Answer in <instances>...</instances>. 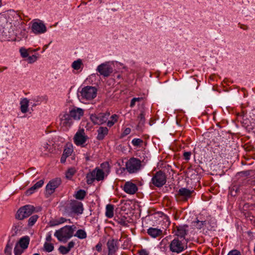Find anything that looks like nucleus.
<instances>
[{
    "label": "nucleus",
    "instance_id": "obj_1",
    "mask_svg": "<svg viewBox=\"0 0 255 255\" xmlns=\"http://www.w3.org/2000/svg\"><path fill=\"white\" fill-rule=\"evenodd\" d=\"M76 227L73 226H65L59 230H56L54 236L60 242H66L73 235Z\"/></svg>",
    "mask_w": 255,
    "mask_h": 255
},
{
    "label": "nucleus",
    "instance_id": "obj_2",
    "mask_svg": "<svg viewBox=\"0 0 255 255\" xmlns=\"http://www.w3.org/2000/svg\"><path fill=\"white\" fill-rule=\"evenodd\" d=\"M80 94L81 100H92L96 97L97 89L95 87L87 86L81 89Z\"/></svg>",
    "mask_w": 255,
    "mask_h": 255
},
{
    "label": "nucleus",
    "instance_id": "obj_3",
    "mask_svg": "<svg viewBox=\"0 0 255 255\" xmlns=\"http://www.w3.org/2000/svg\"><path fill=\"white\" fill-rule=\"evenodd\" d=\"M141 161L135 157H131L127 161L126 164V169L129 173H135L141 168Z\"/></svg>",
    "mask_w": 255,
    "mask_h": 255
},
{
    "label": "nucleus",
    "instance_id": "obj_4",
    "mask_svg": "<svg viewBox=\"0 0 255 255\" xmlns=\"http://www.w3.org/2000/svg\"><path fill=\"white\" fill-rule=\"evenodd\" d=\"M105 174L106 173L104 171L97 167L87 174V182L90 184H92L95 180L98 181L103 180L104 179Z\"/></svg>",
    "mask_w": 255,
    "mask_h": 255
},
{
    "label": "nucleus",
    "instance_id": "obj_5",
    "mask_svg": "<svg viewBox=\"0 0 255 255\" xmlns=\"http://www.w3.org/2000/svg\"><path fill=\"white\" fill-rule=\"evenodd\" d=\"M35 210V207L31 205H26L20 207L15 215L17 219L21 220L31 215Z\"/></svg>",
    "mask_w": 255,
    "mask_h": 255
},
{
    "label": "nucleus",
    "instance_id": "obj_6",
    "mask_svg": "<svg viewBox=\"0 0 255 255\" xmlns=\"http://www.w3.org/2000/svg\"><path fill=\"white\" fill-rule=\"evenodd\" d=\"M151 181L152 184L157 187H161L166 182V175L161 171H157L153 176Z\"/></svg>",
    "mask_w": 255,
    "mask_h": 255
},
{
    "label": "nucleus",
    "instance_id": "obj_7",
    "mask_svg": "<svg viewBox=\"0 0 255 255\" xmlns=\"http://www.w3.org/2000/svg\"><path fill=\"white\" fill-rule=\"evenodd\" d=\"M89 139L88 136L86 134L84 129H79L75 133L73 140L75 144L82 147L85 146V143Z\"/></svg>",
    "mask_w": 255,
    "mask_h": 255
},
{
    "label": "nucleus",
    "instance_id": "obj_8",
    "mask_svg": "<svg viewBox=\"0 0 255 255\" xmlns=\"http://www.w3.org/2000/svg\"><path fill=\"white\" fill-rule=\"evenodd\" d=\"M110 115V112H108L98 114H91L90 115V119L94 124L101 125L107 121Z\"/></svg>",
    "mask_w": 255,
    "mask_h": 255
},
{
    "label": "nucleus",
    "instance_id": "obj_9",
    "mask_svg": "<svg viewBox=\"0 0 255 255\" xmlns=\"http://www.w3.org/2000/svg\"><path fill=\"white\" fill-rule=\"evenodd\" d=\"M61 183V180L60 178H56L50 180L46 186L45 196L46 197H49L55 191Z\"/></svg>",
    "mask_w": 255,
    "mask_h": 255
},
{
    "label": "nucleus",
    "instance_id": "obj_10",
    "mask_svg": "<svg viewBox=\"0 0 255 255\" xmlns=\"http://www.w3.org/2000/svg\"><path fill=\"white\" fill-rule=\"evenodd\" d=\"M173 229L175 235L181 239L183 238V240L185 239V236L190 231V228L187 224H179L176 226L174 225Z\"/></svg>",
    "mask_w": 255,
    "mask_h": 255
},
{
    "label": "nucleus",
    "instance_id": "obj_11",
    "mask_svg": "<svg viewBox=\"0 0 255 255\" xmlns=\"http://www.w3.org/2000/svg\"><path fill=\"white\" fill-rule=\"evenodd\" d=\"M97 71L100 75L104 77H108L113 72V68L109 63L106 62L99 65Z\"/></svg>",
    "mask_w": 255,
    "mask_h": 255
},
{
    "label": "nucleus",
    "instance_id": "obj_12",
    "mask_svg": "<svg viewBox=\"0 0 255 255\" xmlns=\"http://www.w3.org/2000/svg\"><path fill=\"white\" fill-rule=\"evenodd\" d=\"M170 249L172 252L179 253L184 250V247L182 241H180L178 238H176L171 242Z\"/></svg>",
    "mask_w": 255,
    "mask_h": 255
},
{
    "label": "nucleus",
    "instance_id": "obj_13",
    "mask_svg": "<svg viewBox=\"0 0 255 255\" xmlns=\"http://www.w3.org/2000/svg\"><path fill=\"white\" fill-rule=\"evenodd\" d=\"M31 29L32 32L36 34L44 33L47 30L45 24L41 21L33 22Z\"/></svg>",
    "mask_w": 255,
    "mask_h": 255
},
{
    "label": "nucleus",
    "instance_id": "obj_14",
    "mask_svg": "<svg viewBox=\"0 0 255 255\" xmlns=\"http://www.w3.org/2000/svg\"><path fill=\"white\" fill-rule=\"evenodd\" d=\"M60 125L66 128L70 127L73 124V118L71 115L64 113L60 115Z\"/></svg>",
    "mask_w": 255,
    "mask_h": 255
},
{
    "label": "nucleus",
    "instance_id": "obj_15",
    "mask_svg": "<svg viewBox=\"0 0 255 255\" xmlns=\"http://www.w3.org/2000/svg\"><path fill=\"white\" fill-rule=\"evenodd\" d=\"M107 246L109 255H114L118 250V241L115 239H110L108 241Z\"/></svg>",
    "mask_w": 255,
    "mask_h": 255
},
{
    "label": "nucleus",
    "instance_id": "obj_16",
    "mask_svg": "<svg viewBox=\"0 0 255 255\" xmlns=\"http://www.w3.org/2000/svg\"><path fill=\"white\" fill-rule=\"evenodd\" d=\"M138 188L136 185L131 182H126L124 186V190L128 194L132 195L136 193Z\"/></svg>",
    "mask_w": 255,
    "mask_h": 255
},
{
    "label": "nucleus",
    "instance_id": "obj_17",
    "mask_svg": "<svg viewBox=\"0 0 255 255\" xmlns=\"http://www.w3.org/2000/svg\"><path fill=\"white\" fill-rule=\"evenodd\" d=\"M70 208L71 212L77 214H81L83 210L82 203L77 201L71 202Z\"/></svg>",
    "mask_w": 255,
    "mask_h": 255
},
{
    "label": "nucleus",
    "instance_id": "obj_18",
    "mask_svg": "<svg viewBox=\"0 0 255 255\" xmlns=\"http://www.w3.org/2000/svg\"><path fill=\"white\" fill-rule=\"evenodd\" d=\"M193 192V190H190L186 188H181L178 191V195L182 197L183 201H186L191 197Z\"/></svg>",
    "mask_w": 255,
    "mask_h": 255
},
{
    "label": "nucleus",
    "instance_id": "obj_19",
    "mask_svg": "<svg viewBox=\"0 0 255 255\" xmlns=\"http://www.w3.org/2000/svg\"><path fill=\"white\" fill-rule=\"evenodd\" d=\"M70 114L74 120H79L84 114V111L83 109L74 107L70 111Z\"/></svg>",
    "mask_w": 255,
    "mask_h": 255
},
{
    "label": "nucleus",
    "instance_id": "obj_20",
    "mask_svg": "<svg viewBox=\"0 0 255 255\" xmlns=\"http://www.w3.org/2000/svg\"><path fill=\"white\" fill-rule=\"evenodd\" d=\"M109 129L107 127H100L97 129L98 135L97 139L99 140H102L108 134Z\"/></svg>",
    "mask_w": 255,
    "mask_h": 255
},
{
    "label": "nucleus",
    "instance_id": "obj_21",
    "mask_svg": "<svg viewBox=\"0 0 255 255\" xmlns=\"http://www.w3.org/2000/svg\"><path fill=\"white\" fill-rule=\"evenodd\" d=\"M30 239L28 236H24L21 238L16 244V246H18L21 247L23 249H26L28 248L29 244Z\"/></svg>",
    "mask_w": 255,
    "mask_h": 255
},
{
    "label": "nucleus",
    "instance_id": "obj_22",
    "mask_svg": "<svg viewBox=\"0 0 255 255\" xmlns=\"http://www.w3.org/2000/svg\"><path fill=\"white\" fill-rule=\"evenodd\" d=\"M44 181L43 180H40L37 182L33 186L27 190L26 192V194L28 196L31 195L34 193L35 190L40 188L43 185Z\"/></svg>",
    "mask_w": 255,
    "mask_h": 255
},
{
    "label": "nucleus",
    "instance_id": "obj_23",
    "mask_svg": "<svg viewBox=\"0 0 255 255\" xmlns=\"http://www.w3.org/2000/svg\"><path fill=\"white\" fill-rule=\"evenodd\" d=\"M148 234L153 238H156L162 234V231L155 228H150L147 230Z\"/></svg>",
    "mask_w": 255,
    "mask_h": 255
},
{
    "label": "nucleus",
    "instance_id": "obj_24",
    "mask_svg": "<svg viewBox=\"0 0 255 255\" xmlns=\"http://www.w3.org/2000/svg\"><path fill=\"white\" fill-rule=\"evenodd\" d=\"M20 110L22 113H26L28 111V107L29 105V100L25 98L20 101Z\"/></svg>",
    "mask_w": 255,
    "mask_h": 255
},
{
    "label": "nucleus",
    "instance_id": "obj_25",
    "mask_svg": "<svg viewBox=\"0 0 255 255\" xmlns=\"http://www.w3.org/2000/svg\"><path fill=\"white\" fill-rule=\"evenodd\" d=\"M114 206L112 204H108L106 207V216L108 218H112L114 216Z\"/></svg>",
    "mask_w": 255,
    "mask_h": 255
},
{
    "label": "nucleus",
    "instance_id": "obj_26",
    "mask_svg": "<svg viewBox=\"0 0 255 255\" xmlns=\"http://www.w3.org/2000/svg\"><path fill=\"white\" fill-rule=\"evenodd\" d=\"M100 169L104 171L106 174H108L110 171V167L109 163L107 162L102 163L100 165Z\"/></svg>",
    "mask_w": 255,
    "mask_h": 255
},
{
    "label": "nucleus",
    "instance_id": "obj_27",
    "mask_svg": "<svg viewBox=\"0 0 255 255\" xmlns=\"http://www.w3.org/2000/svg\"><path fill=\"white\" fill-rule=\"evenodd\" d=\"M76 170L74 167L69 168L65 173L66 177L67 179H71L73 176L76 173Z\"/></svg>",
    "mask_w": 255,
    "mask_h": 255
},
{
    "label": "nucleus",
    "instance_id": "obj_28",
    "mask_svg": "<svg viewBox=\"0 0 255 255\" xmlns=\"http://www.w3.org/2000/svg\"><path fill=\"white\" fill-rule=\"evenodd\" d=\"M82 65V61L80 59H78V60L74 61L72 64V67L75 70H79L81 68Z\"/></svg>",
    "mask_w": 255,
    "mask_h": 255
},
{
    "label": "nucleus",
    "instance_id": "obj_29",
    "mask_svg": "<svg viewBox=\"0 0 255 255\" xmlns=\"http://www.w3.org/2000/svg\"><path fill=\"white\" fill-rule=\"evenodd\" d=\"M86 196V192L84 190L78 191L75 195V197L79 200H83Z\"/></svg>",
    "mask_w": 255,
    "mask_h": 255
},
{
    "label": "nucleus",
    "instance_id": "obj_30",
    "mask_svg": "<svg viewBox=\"0 0 255 255\" xmlns=\"http://www.w3.org/2000/svg\"><path fill=\"white\" fill-rule=\"evenodd\" d=\"M118 117L117 115L114 114L111 117V120L107 122V126L109 127H112L116 122H117Z\"/></svg>",
    "mask_w": 255,
    "mask_h": 255
},
{
    "label": "nucleus",
    "instance_id": "obj_31",
    "mask_svg": "<svg viewBox=\"0 0 255 255\" xmlns=\"http://www.w3.org/2000/svg\"><path fill=\"white\" fill-rule=\"evenodd\" d=\"M54 250V245L53 244L45 242L44 244V250L47 252H51Z\"/></svg>",
    "mask_w": 255,
    "mask_h": 255
},
{
    "label": "nucleus",
    "instance_id": "obj_32",
    "mask_svg": "<svg viewBox=\"0 0 255 255\" xmlns=\"http://www.w3.org/2000/svg\"><path fill=\"white\" fill-rule=\"evenodd\" d=\"M145 115L144 112L142 111L140 115L138 116L139 126H142L144 125L145 121Z\"/></svg>",
    "mask_w": 255,
    "mask_h": 255
},
{
    "label": "nucleus",
    "instance_id": "obj_33",
    "mask_svg": "<svg viewBox=\"0 0 255 255\" xmlns=\"http://www.w3.org/2000/svg\"><path fill=\"white\" fill-rule=\"evenodd\" d=\"M75 236H77L79 239H84L87 237V234L85 231L78 230L75 234Z\"/></svg>",
    "mask_w": 255,
    "mask_h": 255
},
{
    "label": "nucleus",
    "instance_id": "obj_34",
    "mask_svg": "<svg viewBox=\"0 0 255 255\" xmlns=\"http://www.w3.org/2000/svg\"><path fill=\"white\" fill-rule=\"evenodd\" d=\"M12 244H10V240L8 241L4 250V253L6 255H11Z\"/></svg>",
    "mask_w": 255,
    "mask_h": 255
},
{
    "label": "nucleus",
    "instance_id": "obj_35",
    "mask_svg": "<svg viewBox=\"0 0 255 255\" xmlns=\"http://www.w3.org/2000/svg\"><path fill=\"white\" fill-rule=\"evenodd\" d=\"M25 249H23L21 247H20L18 246H16L14 249V253L15 255H21Z\"/></svg>",
    "mask_w": 255,
    "mask_h": 255
},
{
    "label": "nucleus",
    "instance_id": "obj_36",
    "mask_svg": "<svg viewBox=\"0 0 255 255\" xmlns=\"http://www.w3.org/2000/svg\"><path fill=\"white\" fill-rule=\"evenodd\" d=\"M58 250L62 255H66L70 252L67 247L63 246H60Z\"/></svg>",
    "mask_w": 255,
    "mask_h": 255
},
{
    "label": "nucleus",
    "instance_id": "obj_37",
    "mask_svg": "<svg viewBox=\"0 0 255 255\" xmlns=\"http://www.w3.org/2000/svg\"><path fill=\"white\" fill-rule=\"evenodd\" d=\"M143 140L140 138H134L132 140L131 143L134 146H139L142 143Z\"/></svg>",
    "mask_w": 255,
    "mask_h": 255
},
{
    "label": "nucleus",
    "instance_id": "obj_38",
    "mask_svg": "<svg viewBox=\"0 0 255 255\" xmlns=\"http://www.w3.org/2000/svg\"><path fill=\"white\" fill-rule=\"evenodd\" d=\"M19 52L20 53L21 56L23 58H26L28 56V53L26 49L22 47L20 49Z\"/></svg>",
    "mask_w": 255,
    "mask_h": 255
},
{
    "label": "nucleus",
    "instance_id": "obj_39",
    "mask_svg": "<svg viewBox=\"0 0 255 255\" xmlns=\"http://www.w3.org/2000/svg\"><path fill=\"white\" fill-rule=\"evenodd\" d=\"M142 99V98H133L131 99L130 103V107L131 108H133L135 105V103L136 102H139Z\"/></svg>",
    "mask_w": 255,
    "mask_h": 255
},
{
    "label": "nucleus",
    "instance_id": "obj_40",
    "mask_svg": "<svg viewBox=\"0 0 255 255\" xmlns=\"http://www.w3.org/2000/svg\"><path fill=\"white\" fill-rule=\"evenodd\" d=\"M38 218V216L37 215H34L30 217L28 220V223H35Z\"/></svg>",
    "mask_w": 255,
    "mask_h": 255
},
{
    "label": "nucleus",
    "instance_id": "obj_41",
    "mask_svg": "<svg viewBox=\"0 0 255 255\" xmlns=\"http://www.w3.org/2000/svg\"><path fill=\"white\" fill-rule=\"evenodd\" d=\"M37 59V56L35 55L28 56V61L29 63H32L35 62Z\"/></svg>",
    "mask_w": 255,
    "mask_h": 255
},
{
    "label": "nucleus",
    "instance_id": "obj_42",
    "mask_svg": "<svg viewBox=\"0 0 255 255\" xmlns=\"http://www.w3.org/2000/svg\"><path fill=\"white\" fill-rule=\"evenodd\" d=\"M49 144L47 143H45L40 147V150L42 152H45L48 150Z\"/></svg>",
    "mask_w": 255,
    "mask_h": 255
},
{
    "label": "nucleus",
    "instance_id": "obj_43",
    "mask_svg": "<svg viewBox=\"0 0 255 255\" xmlns=\"http://www.w3.org/2000/svg\"><path fill=\"white\" fill-rule=\"evenodd\" d=\"M131 129L129 128H127L124 129L123 133H122V136L124 137L128 134H129L130 132Z\"/></svg>",
    "mask_w": 255,
    "mask_h": 255
},
{
    "label": "nucleus",
    "instance_id": "obj_44",
    "mask_svg": "<svg viewBox=\"0 0 255 255\" xmlns=\"http://www.w3.org/2000/svg\"><path fill=\"white\" fill-rule=\"evenodd\" d=\"M191 155V152H184L183 153V157L185 160H188L190 158Z\"/></svg>",
    "mask_w": 255,
    "mask_h": 255
},
{
    "label": "nucleus",
    "instance_id": "obj_45",
    "mask_svg": "<svg viewBox=\"0 0 255 255\" xmlns=\"http://www.w3.org/2000/svg\"><path fill=\"white\" fill-rule=\"evenodd\" d=\"M228 255H241V254L239 251L237 250H234L230 251L228 253Z\"/></svg>",
    "mask_w": 255,
    "mask_h": 255
},
{
    "label": "nucleus",
    "instance_id": "obj_46",
    "mask_svg": "<svg viewBox=\"0 0 255 255\" xmlns=\"http://www.w3.org/2000/svg\"><path fill=\"white\" fill-rule=\"evenodd\" d=\"M71 153V149L70 148L65 149L64 150L63 154L65 156H66L67 157L69 156Z\"/></svg>",
    "mask_w": 255,
    "mask_h": 255
},
{
    "label": "nucleus",
    "instance_id": "obj_47",
    "mask_svg": "<svg viewBox=\"0 0 255 255\" xmlns=\"http://www.w3.org/2000/svg\"><path fill=\"white\" fill-rule=\"evenodd\" d=\"M102 243L101 242H99L95 247L96 250L98 252H100L102 251Z\"/></svg>",
    "mask_w": 255,
    "mask_h": 255
},
{
    "label": "nucleus",
    "instance_id": "obj_48",
    "mask_svg": "<svg viewBox=\"0 0 255 255\" xmlns=\"http://www.w3.org/2000/svg\"><path fill=\"white\" fill-rule=\"evenodd\" d=\"M75 244V242L73 241H71L68 243L67 248L69 251H70L71 249L74 247Z\"/></svg>",
    "mask_w": 255,
    "mask_h": 255
},
{
    "label": "nucleus",
    "instance_id": "obj_49",
    "mask_svg": "<svg viewBox=\"0 0 255 255\" xmlns=\"http://www.w3.org/2000/svg\"><path fill=\"white\" fill-rule=\"evenodd\" d=\"M139 254L140 255H148V253L145 250H141L139 252Z\"/></svg>",
    "mask_w": 255,
    "mask_h": 255
},
{
    "label": "nucleus",
    "instance_id": "obj_50",
    "mask_svg": "<svg viewBox=\"0 0 255 255\" xmlns=\"http://www.w3.org/2000/svg\"><path fill=\"white\" fill-rule=\"evenodd\" d=\"M31 100L33 101V102L39 103L40 102V98L38 96H36L33 97Z\"/></svg>",
    "mask_w": 255,
    "mask_h": 255
},
{
    "label": "nucleus",
    "instance_id": "obj_51",
    "mask_svg": "<svg viewBox=\"0 0 255 255\" xmlns=\"http://www.w3.org/2000/svg\"><path fill=\"white\" fill-rule=\"evenodd\" d=\"M46 242H50L52 240V237H51V234H48L47 237H46Z\"/></svg>",
    "mask_w": 255,
    "mask_h": 255
},
{
    "label": "nucleus",
    "instance_id": "obj_52",
    "mask_svg": "<svg viewBox=\"0 0 255 255\" xmlns=\"http://www.w3.org/2000/svg\"><path fill=\"white\" fill-rule=\"evenodd\" d=\"M66 158H67L66 156H65L63 154H62V155L61 157V159H60L61 162L64 163L66 161Z\"/></svg>",
    "mask_w": 255,
    "mask_h": 255
},
{
    "label": "nucleus",
    "instance_id": "obj_53",
    "mask_svg": "<svg viewBox=\"0 0 255 255\" xmlns=\"http://www.w3.org/2000/svg\"><path fill=\"white\" fill-rule=\"evenodd\" d=\"M239 26H240V27L242 29H243L244 30H247L248 29V27L247 25H244V24H240L239 23Z\"/></svg>",
    "mask_w": 255,
    "mask_h": 255
},
{
    "label": "nucleus",
    "instance_id": "obj_54",
    "mask_svg": "<svg viewBox=\"0 0 255 255\" xmlns=\"http://www.w3.org/2000/svg\"><path fill=\"white\" fill-rule=\"evenodd\" d=\"M197 225V228L201 229L202 228L204 225H206L207 224H196Z\"/></svg>",
    "mask_w": 255,
    "mask_h": 255
},
{
    "label": "nucleus",
    "instance_id": "obj_55",
    "mask_svg": "<svg viewBox=\"0 0 255 255\" xmlns=\"http://www.w3.org/2000/svg\"><path fill=\"white\" fill-rule=\"evenodd\" d=\"M7 68L6 67H0V72H3L4 70L7 69Z\"/></svg>",
    "mask_w": 255,
    "mask_h": 255
},
{
    "label": "nucleus",
    "instance_id": "obj_56",
    "mask_svg": "<svg viewBox=\"0 0 255 255\" xmlns=\"http://www.w3.org/2000/svg\"><path fill=\"white\" fill-rule=\"evenodd\" d=\"M118 223H120V224H122V223H126V221L125 220H123V219H121L120 221H118Z\"/></svg>",
    "mask_w": 255,
    "mask_h": 255
},
{
    "label": "nucleus",
    "instance_id": "obj_57",
    "mask_svg": "<svg viewBox=\"0 0 255 255\" xmlns=\"http://www.w3.org/2000/svg\"><path fill=\"white\" fill-rule=\"evenodd\" d=\"M66 220H64V219L62 218L61 219V221L59 223H64V222H66Z\"/></svg>",
    "mask_w": 255,
    "mask_h": 255
},
{
    "label": "nucleus",
    "instance_id": "obj_58",
    "mask_svg": "<svg viewBox=\"0 0 255 255\" xmlns=\"http://www.w3.org/2000/svg\"><path fill=\"white\" fill-rule=\"evenodd\" d=\"M47 47H48V45H45L44 46V47H43V51H44L47 48Z\"/></svg>",
    "mask_w": 255,
    "mask_h": 255
},
{
    "label": "nucleus",
    "instance_id": "obj_59",
    "mask_svg": "<svg viewBox=\"0 0 255 255\" xmlns=\"http://www.w3.org/2000/svg\"><path fill=\"white\" fill-rule=\"evenodd\" d=\"M86 160H87V161L89 160H90V157H89V156H87L86 157Z\"/></svg>",
    "mask_w": 255,
    "mask_h": 255
},
{
    "label": "nucleus",
    "instance_id": "obj_60",
    "mask_svg": "<svg viewBox=\"0 0 255 255\" xmlns=\"http://www.w3.org/2000/svg\"><path fill=\"white\" fill-rule=\"evenodd\" d=\"M164 219H165L166 220V222L168 221V218L166 216H164Z\"/></svg>",
    "mask_w": 255,
    "mask_h": 255
},
{
    "label": "nucleus",
    "instance_id": "obj_61",
    "mask_svg": "<svg viewBox=\"0 0 255 255\" xmlns=\"http://www.w3.org/2000/svg\"><path fill=\"white\" fill-rule=\"evenodd\" d=\"M39 50V48H37V49H35L33 50V51L35 52V51H37Z\"/></svg>",
    "mask_w": 255,
    "mask_h": 255
},
{
    "label": "nucleus",
    "instance_id": "obj_62",
    "mask_svg": "<svg viewBox=\"0 0 255 255\" xmlns=\"http://www.w3.org/2000/svg\"><path fill=\"white\" fill-rule=\"evenodd\" d=\"M39 255V254L35 253V254H34V255Z\"/></svg>",
    "mask_w": 255,
    "mask_h": 255
},
{
    "label": "nucleus",
    "instance_id": "obj_63",
    "mask_svg": "<svg viewBox=\"0 0 255 255\" xmlns=\"http://www.w3.org/2000/svg\"><path fill=\"white\" fill-rule=\"evenodd\" d=\"M56 225H57V224H52V226Z\"/></svg>",
    "mask_w": 255,
    "mask_h": 255
},
{
    "label": "nucleus",
    "instance_id": "obj_64",
    "mask_svg": "<svg viewBox=\"0 0 255 255\" xmlns=\"http://www.w3.org/2000/svg\"><path fill=\"white\" fill-rule=\"evenodd\" d=\"M247 205H245L244 207H246Z\"/></svg>",
    "mask_w": 255,
    "mask_h": 255
}]
</instances>
